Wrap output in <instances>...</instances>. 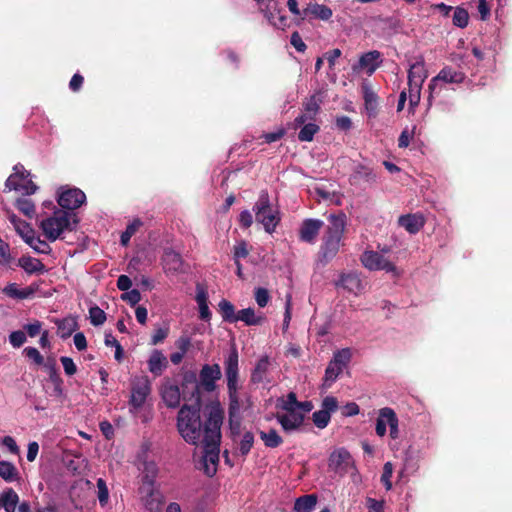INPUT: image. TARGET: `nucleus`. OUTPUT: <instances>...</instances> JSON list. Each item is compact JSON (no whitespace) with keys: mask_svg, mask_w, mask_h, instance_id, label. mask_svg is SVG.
Returning a JSON list of instances; mask_svg holds the SVG:
<instances>
[{"mask_svg":"<svg viewBox=\"0 0 512 512\" xmlns=\"http://www.w3.org/2000/svg\"><path fill=\"white\" fill-rule=\"evenodd\" d=\"M276 420L281 425L282 429L287 432H293L300 430L304 425V415L300 414L298 410L293 412L277 413L275 415Z\"/></svg>","mask_w":512,"mask_h":512,"instance_id":"16","label":"nucleus"},{"mask_svg":"<svg viewBox=\"0 0 512 512\" xmlns=\"http://www.w3.org/2000/svg\"><path fill=\"white\" fill-rule=\"evenodd\" d=\"M328 222L319 252L320 260L325 263L332 260L340 249L346 226V215L344 213L330 214Z\"/></svg>","mask_w":512,"mask_h":512,"instance_id":"3","label":"nucleus"},{"mask_svg":"<svg viewBox=\"0 0 512 512\" xmlns=\"http://www.w3.org/2000/svg\"><path fill=\"white\" fill-rule=\"evenodd\" d=\"M0 477L6 482H14L19 479V472L13 463L0 461Z\"/></svg>","mask_w":512,"mask_h":512,"instance_id":"37","label":"nucleus"},{"mask_svg":"<svg viewBox=\"0 0 512 512\" xmlns=\"http://www.w3.org/2000/svg\"><path fill=\"white\" fill-rule=\"evenodd\" d=\"M332 10L324 4L309 3L303 10V18L313 16L316 19L327 21L332 17Z\"/></svg>","mask_w":512,"mask_h":512,"instance_id":"24","label":"nucleus"},{"mask_svg":"<svg viewBox=\"0 0 512 512\" xmlns=\"http://www.w3.org/2000/svg\"><path fill=\"white\" fill-rule=\"evenodd\" d=\"M150 443H143L141 445V449L138 453V461L142 463L143 469H142V481L144 485H148L149 488L152 490L154 487L156 478L158 476V466L155 463V461L151 460L149 457V450H150Z\"/></svg>","mask_w":512,"mask_h":512,"instance_id":"10","label":"nucleus"},{"mask_svg":"<svg viewBox=\"0 0 512 512\" xmlns=\"http://www.w3.org/2000/svg\"><path fill=\"white\" fill-rule=\"evenodd\" d=\"M23 331L31 338L36 337L42 331V323L39 320H34L31 323L25 324Z\"/></svg>","mask_w":512,"mask_h":512,"instance_id":"57","label":"nucleus"},{"mask_svg":"<svg viewBox=\"0 0 512 512\" xmlns=\"http://www.w3.org/2000/svg\"><path fill=\"white\" fill-rule=\"evenodd\" d=\"M322 99L320 98L318 93L311 95L303 102V112L308 115V118L314 119L321 108Z\"/></svg>","mask_w":512,"mask_h":512,"instance_id":"31","label":"nucleus"},{"mask_svg":"<svg viewBox=\"0 0 512 512\" xmlns=\"http://www.w3.org/2000/svg\"><path fill=\"white\" fill-rule=\"evenodd\" d=\"M318 497L316 494H307L300 496L295 500V512H312L317 504Z\"/></svg>","mask_w":512,"mask_h":512,"instance_id":"29","label":"nucleus"},{"mask_svg":"<svg viewBox=\"0 0 512 512\" xmlns=\"http://www.w3.org/2000/svg\"><path fill=\"white\" fill-rule=\"evenodd\" d=\"M162 263L166 272L177 273L182 271V257L178 252L172 249H166L164 251Z\"/></svg>","mask_w":512,"mask_h":512,"instance_id":"20","label":"nucleus"},{"mask_svg":"<svg viewBox=\"0 0 512 512\" xmlns=\"http://www.w3.org/2000/svg\"><path fill=\"white\" fill-rule=\"evenodd\" d=\"M224 370L227 379V389L229 395V415L233 417L239 409L238 399V377H239V355L237 348L233 346L224 360Z\"/></svg>","mask_w":512,"mask_h":512,"instance_id":"5","label":"nucleus"},{"mask_svg":"<svg viewBox=\"0 0 512 512\" xmlns=\"http://www.w3.org/2000/svg\"><path fill=\"white\" fill-rule=\"evenodd\" d=\"M381 62L382 54L377 50L362 54L358 60V64H380Z\"/></svg>","mask_w":512,"mask_h":512,"instance_id":"50","label":"nucleus"},{"mask_svg":"<svg viewBox=\"0 0 512 512\" xmlns=\"http://www.w3.org/2000/svg\"><path fill=\"white\" fill-rule=\"evenodd\" d=\"M9 342L14 348L21 347L26 342V334L23 330L13 331L9 335Z\"/></svg>","mask_w":512,"mask_h":512,"instance_id":"54","label":"nucleus"},{"mask_svg":"<svg viewBox=\"0 0 512 512\" xmlns=\"http://www.w3.org/2000/svg\"><path fill=\"white\" fill-rule=\"evenodd\" d=\"M419 67L420 66H410V71H409V75H408V78H409L408 84L410 87V89H409V105L411 108L417 106L420 101V83L413 82V79H412L413 70L417 69Z\"/></svg>","mask_w":512,"mask_h":512,"instance_id":"35","label":"nucleus"},{"mask_svg":"<svg viewBox=\"0 0 512 512\" xmlns=\"http://www.w3.org/2000/svg\"><path fill=\"white\" fill-rule=\"evenodd\" d=\"M337 285L354 294L359 293L363 289L362 281L355 273L342 274Z\"/></svg>","mask_w":512,"mask_h":512,"instance_id":"25","label":"nucleus"},{"mask_svg":"<svg viewBox=\"0 0 512 512\" xmlns=\"http://www.w3.org/2000/svg\"><path fill=\"white\" fill-rule=\"evenodd\" d=\"M354 177L365 182H375L376 175L373 170L365 165L359 164L354 170Z\"/></svg>","mask_w":512,"mask_h":512,"instance_id":"43","label":"nucleus"},{"mask_svg":"<svg viewBox=\"0 0 512 512\" xmlns=\"http://www.w3.org/2000/svg\"><path fill=\"white\" fill-rule=\"evenodd\" d=\"M363 98L368 116L370 118L376 117L378 114V96L367 85L363 86Z\"/></svg>","mask_w":512,"mask_h":512,"instance_id":"26","label":"nucleus"},{"mask_svg":"<svg viewBox=\"0 0 512 512\" xmlns=\"http://www.w3.org/2000/svg\"><path fill=\"white\" fill-rule=\"evenodd\" d=\"M269 358L268 356H262L256 363L252 373H251V382L253 383H261L264 381L266 374L269 369Z\"/></svg>","mask_w":512,"mask_h":512,"instance_id":"30","label":"nucleus"},{"mask_svg":"<svg viewBox=\"0 0 512 512\" xmlns=\"http://www.w3.org/2000/svg\"><path fill=\"white\" fill-rule=\"evenodd\" d=\"M393 473L392 463L386 462L383 467V473L381 475V482L385 486L386 490L392 489L391 477Z\"/></svg>","mask_w":512,"mask_h":512,"instance_id":"53","label":"nucleus"},{"mask_svg":"<svg viewBox=\"0 0 512 512\" xmlns=\"http://www.w3.org/2000/svg\"><path fill=\"white\" fill-rule=\"evenodd\" d=\"M254 445V434L251 431H246L239 443V452L242 456H247Z\"/></svg>","mask_w":512,"mask_h":512,"instance_id":"47","label":"nucleus"},{"mask_svg":"<svg viewBox=\"0 0 512 512\" xmlns=\"http://www.w3.org/2000/svg\"><path fill=\"white\" fill-rule=\"evenodd\" d=\"M465 78L463 72L455 69V66H445L439 74L432 79L430 88H433V83L443 81L445 83H461Z\"/></svg>","mask_w":512,"mask_h":512,"instance_id":"21","label":"nucleus"},{"mask_svg":"<svg viewBox=\"0 0 512 512\" xmlns=\"http://www.w3.org/2000/svg\"><path fill=\"white\" fill-rule=\"evenodd\" d=\"M342 371L343 370L339 365H335V363L330 361L325 370L323 386L326 388L331 387V385L337 380Z\"/></svg>","mask_w":512,"mask_h":512,"instance_id":"40","label":"nucleus"},{"mask_svg":"<svg viewBox=\"0 0 512 512\" xmlns=\"http://www.w3.org/2000/svg\"><path fill=\"white\" fill-rule=\"evenodd\" d=\"M319 126L315 123L305 124L298 133V139L303 142H310L313 140L314 135L319 131Z\"/></svg>","mask_w":512,"mask_h":512,"instance_id":"44","label":"nucleus"},{"mask_svg":"<svg viewBox=\"0 0 512 512\" xmlns=\"http://www.w3.org/2000/svg\"><path fill=\"white\" fill-rule=\"evenodd\" d=\"M321 409L323 411H327V414L331 416V413L335 412L338 409L337 399L333 396L325 397L322 401Z\"/></svg>","mask_w":512,"mask_h":512,"instance_id":"59","label":"nucleus"},{"mask_svg":"<svg viewBox=\"0 0 512 512\" xmlns=\"http://www.w3.org/2000/svg\"><path fill=\"white\" fill-rule=\"evenodd\" d=\"M195 300L199 307V317L201 320L209 321L211 319V311L208 306V293L207 290L201 285H196Z\"/></svg>","mask_w":512,"mask_h":512,"instance_id":"23","label":"nucleus"},{"mask_svg":"<svg viewBox=\"0 0 512 512\" xmlns=\"http://www.w3.org/2000/svg\"><path fill=\"white\" fill-rule=\"evenodd\" d=\"M18 265L28 274L43 273L45 271L44 264L31 256H22L18 260Z\"/></svg>","mask_w":512,"mask_h":512,"instance_id":"28","label":"nucleus"},{"mask_svg":"<svg viewBox=\"0 0 512 512\" xmlns=\"http://www.w3.org/2000/svg\"><path fill=\"white\" fill-rule=\"evenodd\" d=\"M25 243L28 244L36 253H51L50 245L45 240H42L38 235H36L35 232L30 236V238H28Z\"/></svg>","mask_w":512,"mask_h":512,"instance_id":"39","label":"nucleus"},{"mask_svg":"<svg viewBox=\"0 0 512 512\" xmlns=\"http://www.w3.org/2000/svg\"><path fill=\"white\" fill-rule=\"evenodd\" d=\"M381 415L386 417L388 426L390 428V437L392 439H397L399 436L398 429V418L395 411L392 408L384 407L381 408Z\"/></svg>","mask_w":512,"mask_h":512,"instance_id":"33","label":"nucleus"},{"mask_svg":"<svg viewBox=\"0 0 512 512\" xmlns=\"http://www.w3.org/2000/svg\"><path fill=\"white\" fill-rule=\"evenodd\" d=\"M384 505V500H376L370 497L366 499L368 512H384Z\"/></svg>","mask_w":512,"mask_h":512,"instance_id":"62","label":"nucleus"},{"mask_svg":"<svg viewBox=\"0 0 512 512\" xmlns=\"http://www.w3.org/2000/svg\"><path fill=\"white\" fill-rule=\"evenodd\" d=\"M255 219L263 225L264 230L272 234L281 221L280 212L274 209L270 202V196L266 190H262L253 206Z\"/></svg>","mask_w":512,"mask_h":512,"instance_id":"6","label":"nucleus"},{"mask_svg":"<svg viewBox=\"0 0 512 512\" xmlns=\"http://www.w3.org/2000/svg\"><path fill=\"white\" fill-rule=\"evenodd\" d=\"M16 232L26 242L28 238L35 232L28 223L21 220L15 227Z\"/></svg>","mask_w":512,"mask_h":512,"instance_id":"56","label":"nucleus"},{"mask_svg":"<svg viewBox=\"0 0 512 512\" xmlns=\"http://www.w3.org/2000/svg\"><path fill=\"white\" fill-rule=\"evenodd\" d=\"M352 464L351 454L344 448L333 451L328 459V467L331 471L344 475Z\"/></svg>","mask_w":512,"mask_h":512,"instance_id":"14","label":"nucleus"},{"mask_svg":"<svg viewBox=\"0 0 512 512\" xmlns=\"http://www.w3.org/2000/svg\"><path fill=\"white\" fill-rule=\"evenodd\" d=\"M16 207L27 217L32 218L35 214V205L30 199L19 198L16 201Z\"/></svg>","mask_w":512,"mask_h":512,"instance_id":"48","label":"nucleus"},{"mask_svg":"<svg viewBox=\"0 0 512 512\" xmlns=\"http://www.w3.org/2000/svg\"><path fill=\"white\" fill-rule=\"evenodd\" d=\"M453 24L459 28L467 27L469 23L468 11L462 7H456L453 14Z\"/></svg>","mask_w":512,"mask_h":512,"instance_id":"45","label":"nucleus"},{"mask_svg":"<svg viewBox=\"0 0 512 512\" xmlns=\"http://www.w3.org/2000/svg\"><path fill=\"white\" fill-rule=\"evenodd\" d=\"M109 499V491L103 479L98 478V501L104 506Z\"/></svg>","mask_w":512,"mask_h":512,"instance_id":"60","label":"nucleus"},{"mask_svg":"<svg viewBox=\"0 0 512 512\" xmlns=\"http://www.w3.org/2000/svg\"><path fill=\"white\" fill-rule=\"evenodd\" d=\"M331 419V416L327 414V411H323L322 409L315 411L312 415V420L314 425L319 429H324L327 427Z\"/></svg>","mask_w":512,"mask_h":512,"instance_id":"49","label":"nucleus"},{"mask_svg":"<svg viewBox=\"0 0 512 512\" xmlns=\"http://www.w3.org/2000/svg\"><path fill=\"white\" fill-rule=\"evenodd\" d=\"M218 311L222 316L224 322L235 323L237 313L235 311V306L228 300L222 299L218 303Z\"/></svg>","mask_w":512,"mask_h":512,"instance_id":"34","label":"nucleus"},{"mask_svg":"<svg viewBox=\"0 0 512 512\" xmlns=\"http://www.w3.org/2000/svg\"><path fill=\"white\" fill-rule=\"evenodd\" d=\"M121 298L131 306H135L141 300V293L137 289H129L121 295Z\"/></svg>","mask_w":512,"mask_h":512,"instance_id":"55","label":"nucleus"},{"mask_svg":"<svg viewBox=\"0 0 512 512\" xmlns=\"http://www.w3.org/2000/svg\"><path fill=\"white\" fill-rule=\"evenodd\" d=\"M264 320L262 316H256L253 308H245L237 312L236 322L242 321L247 326L261 325Z\"/></svg>","mask_w":512,"mask_h":512,"instance_id":"32","label":"nucleus"},{"mask_svg":"<svg viewBox=\"0 0 512 512\" xmlns=\"http://www.w3.org/2000/svg\"><path fill=\"white\" fill-rule=\"evenodd\" d=\"M143 226V222L139 218L133 219L126 227L125 231L122 232L120 236V243L122 246L126 247L129 245L131 237L134 236L140 227Z\"/></svg>","mask_w":512,"mask_h":512,"instance_id":"36","label":"nucleus"},{"mask_svg":"<svg viewBox=\"0 0 512 512\" xmlns=\"http://www.w3.org/2000/svg\"><path fill=\"white\" fill-rule=\"evenodd\" d=\"M60 361H61L64 371L67 375L72 376L76 373L77 368H76V365H75L74 361L72 360V358L63 356L60 358Z\"/></svg>","mask_w":512,"mask_h":512,"instance_id":"64","label":"nucleus"},{"mask_svg":"<svg viewBox=\"0 0 512 512\" xmlns=\"http://www.w3.org/2000/svg\"><path fill=\"white\" fill-rule=\"evenodd\" d=\"M151 392V383L147 376H140L131 382L130 410L137 411L143 407Z\"/></svg>","mask_w":512,"mask_h":512,"instance_id":"9","label":"nucleus"},{"mask_svg":"<svg viewBox=\"0 0 512 512\" xmlns=\"http://www.w3.org/2000/svg\"><path fill=\"white\" fill-rule=\"evenodd\" d=\"M23 352H24V354L26 355L27 358L32 360L37 365L43 364L44 358H43V356L40 354V352L36 348H34V347H26Z\"/></svg>","mask_w":512,"mask_h":512,"instance_id":"61","label":"nucleus"},{"mask_svg":"<svg viewBox=\"0 0 512 512\" xmlns=\"http://www.w3.org/2000/svg\"><path fill=\"white\" fill-rule=\"evenodd\" d=\"M148 369L154 376H160L168 367V360L160 350H153L148 359Z\"/></svg>","mask_w":512,"mask_h":512,"instance_id":"22","label":"nucleus"},{"mask_svg":"<svg viewBox=\"0 0 512 512\" xmlns=\"http://www.w3.org/2000/svg\"><path fill=\"white\" fill-rule=\"evenodd\" d=\"M324 223L319 219H305L298 230V237L301 242L314 244Z\"/></svg>","mask_w":512,"mask_h":512,"instance_id":"15","label":"nucleus"},{"mask_svg":"<svg viewBox=\"0 0 512 512\" xmlns=\"http://www.w3.org/2000/svg\"><path fill=\"white\" fill-rule=\"evenodd\" d=\"M2 291L5 295L13 299H26L31 294L30 291L19 289L16 283H9Z\"/></svg>","mask_w":512,"mask_h":512,"instance_id":"41","label":"nucleus"},{"mask_svg":"<svg viewBox=\"0 0 512 512\" xmlns=\"http://www.w3.org/2000/svg\"><path fill=\"white\" fill-rule=\"evenodd\" d=\"M259 435L264 445L268 448H276L283 443L282 437L275 429H270L268 432L260 431Z\"/></svg>","mask_w":512,"mask_h":512,"instance_id":"38","label":"nucleus"},{"mask_svg":"<svg viewBox=\"0 0 512 512\" xmlns=\"http://www.w3.org/2000/svg\"><path fill=\"white\" fill-rule=\"evenodd\" d=\"M351 357V350L349 348H343L334 353L331 362L335 363V365H339L343 370V368L350 362Z\"/></svg>","mask_w":512,"mask_h":512,"instance_id":"46","label":"nucleus"},{"mask_svg":"<svg viewBox=\"0 0 512 512\" xmlns=\"http://www.w3.org/2000/svg\"><path fill=\"white\" fill-rule=\"evenodd\" d=\"M425 218L420 213L401 215L398 224L410 234L418 233L425 225Z\"/></svg>","mask_w":512,"mask_h":512,"instance_id":"18","label":"nucleus"},{"mask_svg":"<svg viewBox=\"0 0 512 512\" xmlns=\"http://www.w3.org/2000/svg\"><path fill=\"white\" fill-rule=\"evenodd\" d=\"M18 503L19 496L12 488H7L0 494V508L6 512H15Z\"/></svg>","mask_w":512,"mask_h":512,"instance_id":"27","label":"nucleus"},{"mask_svg":"<svg viewBox=\"0 0 512 512\" xmlns=\"http://www.w3.org/2000/svg\"><path fill=\"white\" fill-rule=\"evenodd\" d=\"M221 376L219 364H204L199 372L200 388L206 392H213L216 389V382L221 379Z\"/></svg>","mask_w":512,"mask_h":512,"instance_id":"13","label":"nucleus"},{"mask_svg":"<svg viewBox=\"0 0 512 512\" xmlns=\"http://www.w3.org/2000/svg\"><path fill=\"white\" fill-rule=\"evenodd\" d=\"M161 397L168 408H177L180 405L182 392L180 387L167 381L161 389Z\"/></svg>","mask_w":512,"mask_h":512,"instance_id":"17","label":"nucleus"},{"mask_svg":"<svg viewBox=\"0 0 512 512\" xmlns=\"http://www.w3.org/2000/svg\"><path fill=\"white\" fill-rule=\"evenodd\" d=\"M363 266L371 271L383 270L399 277L400 272L395 264L389 261L382 253L377 251H365L361 256Z\"/></svg>","mask_w":512,"mask_h":512,"instance_id":"8","label":"nucleus"},{"mask_svg":"<svg viewBox=\"0 0 512 512\" xmlns=\"http://www.w3.org/2000/svg\"><path fill=\"white\" fill-rule=\"evenodd\" d=\"M341 54L342 52L340 49H331L325 52L322 57H317L315 64H323L324 61H327L328 64H334Z\"/></svg>","mask_w":512,"mask_h":512,"instance_id":"52","label":"nucleus"},{"mask_svg":"<svg viewBox=\"0 0 512 512\" xmlns=\"http://www.w3.org/2000/svg\"><path fill=\"white\" fill-rule=\"evenodd\" d=\"M299 401L297 400V396L295 392H289L285 399H279L277 407L281 408L285 412H293V410H297Z\"/></svg>","mask_w":512,"mask_h":512,"instance_id":"42","label":"nucleus"},{"mask_svg":"<svg viewBox=\"0 0 512 512\" xmlns=\"http://www.w3.org/2000/svg\"><path fill=\"white\" fill-rule=\"evenodd\" d=\"M249 255L248 243L245 240L239 241L233 247L234 261H240L241 258H246Z\"/></svg>","mask_w":512,"mask_h":512,"instance_id":"51","label":"nucleus"},{"mask_svg":"<svg viewBox=\"0 0 512 512\" xmlns=\"http://www.w3.org/2000/svg\"><path fill=\"white\" fill-rule=\"evenodd\" d=\"M223 419L224 410L220 404L212 405L205 421L204 438L201 442L204 446V460L212 464H217L219 461Z\"/></svg>","mask_w":512,"mask_h":512,"instance_id":"2","label":"nucleus"},{"mask_svg":"<svg viewBox=\"0 0 512 512\" xmlns=\"http://www.w3.org/2000/svg\"><path fill=\"white\" fill-rule=\"evenodd\" d=\"M78 222L75 212L55 209L51 216L40 221V228L45 237L54 242L62 238L65 232L74 230Z\"/></svg>","mask_w":512,"mask_h":512,"instance_id":"4","label":"nucleus"},{"mask_svg":"<svg viewBox=\"0 0 512 512\" xmlns=\"http://www.w3.org/2000/svg\"><path fill=\"white\" fill-rule=\"evenodd\" d=\"M13 171L5 182L6 189L18 191L24 195H31L37 191L38 187L31 180L27 179L29 172L24 169L23 165L16 164L13 167Z\"/></svg>","mask_w":512,"mask_h":512,"instance_id":"7","label":"nucleus"},{"mask_svg":"<svg viewBox=\"0 0 512 512\" xmlns=\"http://www.w3.org/2000/svg\"><path fill=\"white\" fill-rule=\"evenodd\" d=\"M52 322L57 326V335L62 339L69 338L78 328L77 318L72 315L53 318Z\"/></svg>","mask_w":512,"mask_h":512,"instance_id":"19","label":"nucleus"},{"mask_svg":"<svg viewBox=\"0 0 512 512\" xmlns=\"http://www.w3.org/2000/svg\"><path fill=\"white\" fill-rule=\"evenodd\" d=\"M202 403L184 404L177 414V431L190 445H198L204 438L205 423H202L200 411Z\"/></svg>","mask_w":512,"mask_h":512,"instance_id":"1","label":"nucleus"},{"mask_svg":"<svg viewBox=\"0 0 512 512\" xmlns=\"http://www.w3.org/2000/svg\"><path fill=\"white\" fill-rule=\"evenodd\" d=\"M181 388L184 401L202 403L201 388L195 372L186 371L183 374Z\"/></svg>","mask_w":512,"mask_h":512,"instance_id":"12","label":"nucleus"},{"mask_svg":"<svg viewBox=\"0 0 512 512\" xmlns=\"http://www.w3.org/2000/svg\"><path fill=\"white\" fill-rule=\"evenodd\" d=\"M255 301L258 304L259 307L263 308L265 307L270 299L269 292L266 288L259 287L255 290L254 293Z\"/></svg>","mask_w":512,"mask_h":512,"instance_id":"58","label":"nucleus"},{"mask_svg":"<svg viewBox=\"0 0 512 512\" xmlns=\"http://www.w3.org/2000/svg\"><path fill=\"white\" fill-rule=\"evenodd\" d=\"M60 210L75 212L86 201L85 194L78 188L62 187L58 192Z\"/></svg>","mask_w":512,"mask_h":512,"instance_id":"11","label":"nucleus"},{"mask_svg":"<svg viewBox=\"0 0 512 512\" xmlns=\"http://www.w3.org/2000/svg\"><path fill=\"white\" fill-rule=\"evenodd\" d=\"M169 334V328H157L154 332V334L152 335V338H151V342L150 344L151 345H157L161 342H163L167 336Z\"/></svg>","mask_w":512,"mask_h":512,"instance_id":"63","label":"nucleus"}]
</instances>
